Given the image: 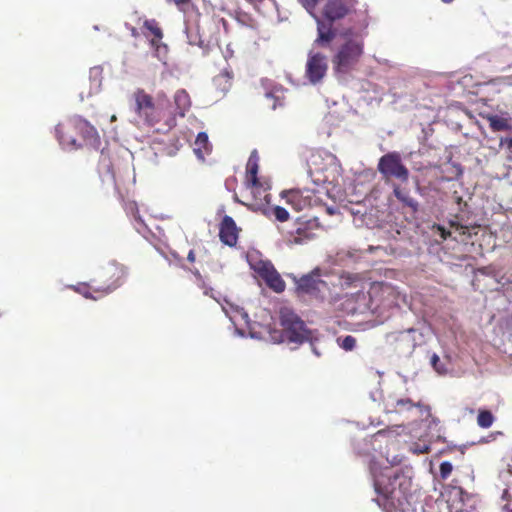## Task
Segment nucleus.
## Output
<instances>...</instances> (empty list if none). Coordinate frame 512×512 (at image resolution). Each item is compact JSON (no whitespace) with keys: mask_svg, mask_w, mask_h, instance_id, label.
Masks as SVG:
<instances>
[{"mask_svg":"<svg viewBox=\"0 0 512 512\" xmlns=\"http://www.w3.org/2000/svg\"><path fill=\"white\" fill-rule=\"evenodd\" d=\"M74 124V118H72L67 122L59 123L55 127L56 137L60 145H62L64 148L77 149L80 147V144L77 143V140L74 136L76 133Z\"/></svg>","mask_w":512,"mask_h":512,"instance_id":"nucleus-14","label":"nucleus"},{"mask_svg":"<svg viewBox=\"0 0 512 512\" xmlns=\"http://www.w3.org/2000/svg\"><path fill=\"white\" fill-rule=\"evenodd\" d=\"M340 346L346 351H351L356 346V339L351 335H347L341 340Z\"/></svg>","mask_w":512,"mask_h":512,"instance_id":"nucleus-30","label":"nucleus"},{"mask_svg":"<svg viewBox=\"0 0 512 512\" xmlns=\"http://www.w3.org/2000/svg\"><path fill=\"white\" fill-rule=\"evenodd\" d=\"M495 420L494 415L491 411L486 409H480L477 416V424L481 428H489L492 426Z\"/></svg>","mask_w":512,"mask_h":512,"instance_id":"nucleus-23","label":"nucleus"},{"mask_svg":"<svg viewBox=\"0 0 512 512\" xmlns=\"http://www.w3.org/2000/svg\"><path fill=\"white\" fill-rule=\"evenodd\" d=\"M232 80L233 73L225 69L213 78V85L218 91L225 94L231 89Z\"/></svg>","mask_w":512,"mask_h":512,"instance_id":"nucleus-21","label":"nucleus"},{"mask_svg":"<svg viewBox=\"0 0 512 512\" xmlns=\"http://www.w3.org/2000/svg\"><path fill=\"white\" fill-rule=\"evenodd\" d=\"M393 193L395 197L404 205L409 208L413 212L418 210L419 204L418 202L410 195V192L406 188H401L399 185H393Z\"/></svg>","mask_w":512,"mask_h":512,"instance_id":"nucleus-19","label":"nucleus"},{"mask_svg":"<svg viewBox=\"0 0 512 512\" xmlns=\"http://www.w3.org/2000/svg\"><path fill=\"white\" fill-rule=\"evenodd\" d=\"M75 132L80 134L87 145L97 147L100 137L96 128L80 116L74 117Z\"/></svg>","mask_w":512,"mask_h":512,"instance_id":"nucleus-15","label":"nucleus"},{"mask_svg":"<svg viewBox=\"0 0 512 512\" xmlns=\"http://www.w3.org/2000/svg\"><path fill=\"white\" fill-rule=\"evenodd\" d=\"M503 479L506 481V488L503 490L502 499L512 497V470L508 469L502 473Z\"/></svg>","mask_w":512,"mask_h":512,"instance_id":"nucleus-26","label":"nucleus"},{"mask_svg":"<svg viewBox=\"0 0 512 512\" xmlns=\"http://www.w3.org/2000/svg\"><path fill=\"white\" fill-rule=\"evenodd\" d=\"M453 0H442V2L446 3V4H449L451 3Z\"/></svg>","mask_w":512,"mask_h":512,"instance_id":"nucleus-42","label":"nucleus"},{"mask_svg":"<svg viewBox=\"0 0 512 512\" xmlns=\"http://www.w3.org/2000/svg\"><path fill=\"white\" fill-rule=\"evenodd\" d=\"M239 230L231 216H224L219 227V238L225 245L233 247L237 244Z\"/></svg>","mask_w":512,"mask_h":512,"instance_id":"nucleus-16","label":"nucleus"},{"mask_svg":"<svg viewBox=\"0 0 512 512\" xmlns=\"http://www.w3.org/2000/svg\"><path fill=\"white\" fill-rule=\"evenodd\" d=\"M416 406L420 407L421 405H420V403H414L409 398L398 399V400H396V403L394 405V411L401 413L404 411L411 410L413 407H416Z\"/></svg>","mask_w":512,"mask_h":512,"instance_id":"nucleus-25","label":"nucleus"},{"mask_svg":"<svg viewBox=\"0 0 512 512\" xmlns=\"http://www.w3.org/2000/svg\"><path fill=\"white\" fill-rule=\"evenodd\" d=\"M437 229L439 230L440 236L443 240H446L447 238H449L451 236V232L446 230L444 227L438 225Z\"/></svg>","mask_w":512,"mask_h":512,"instance_id":"nucleus-34","label":"nucleus"},{"mask_svg":"<svg viewBox=\"0 0 512 512\" xmlns=\"http://www.w3.org/2000/svg\"><path fill=\"white\" fill-rule=\"evenodd\" d=\"M134 112L148 127H154L162 119V110L156 105L152 95L142 88H137L133 94Z\"/></svg>","mask_w":512,"mask_h":512,"instance_id":"nucleus-8","label":"nucleus"},{"mask_svg":"<svg viewBox=\"0 0 512 512\" xmlns=\"http://www.w3.org/2000/svg\"><path fill=\"white\" fill-rule=\"evenodd\" d=\"M272 108H273V109H275V108H276V103H273Z\"/></svg>","mask_w":512,"mask_h":512,"instance_id":"nucleus-45","label":"nucleus"},{"mask_svg":"<svg viewBox=\"0 0 512 512\" xmlns=\"http://www.w3.org/2000/svg\"><path fill=\"white\" fill-rule=\"evenodd\" d=\"M212 150V145L209 142L208 135L205 132H200L194 142V152L201 160L205 159Z\"/></svg>","mask_w":512,"mask_h":512,"instance_id":"nucleus-20","label":"nucleus"},{"mask_svg":"<svg viewBox=\"0 0 512 512\" xmlns=\"http://www.w3.org/2000/svg\"><path fill=\"white\" fill-rule=\"evenodd\" d=\"M484 118L489 123V127L493 132L512 130V120L510 117L488 114Z\"/></svg>","mask_w":512,"mask_h":512,"instance_id":"nucleus-17","label":"nucleus"},{"mask_svg":"<svg viewBox=\"0 0 512 512\" xmlns=\"http://www.w3.org/2000/svg\"><path fill=\"white\" fill-rule=\"evenodd\" d=\"M273 214L275 218L280 222H285L289 219L288 211L281 206H275L273 208Z\"/></svg>","mask_w":512,"mask_h":512,"instance_id":"nucleus-28","label":"nucleus"},{"mask_svg":"<svg viewBox=\"0 0 512 512\" xmlns=\"http://www.w3.org/2000/svg\"><path fill=\"white\" fill-rule=\"evenodd\" d=\"M162 96L165 97V94L164 93H159L158 94V99H160Z\"/></svg>","mask_w":512,"mask_h":512,"instance_id":"nucleus-44","label":"nucleus"},{"mask_svg":"<svg viewBox=\"0 0 512 512\" xmlns=\"http://www.w3.org/2000/svg\"><path fill=\"white\" fill-rule=\"evenodd\" d=\"M299 196L298 192L291 191L288 194V202H291L294 198H297Z\"/></svg>","mask_w":512,"mask_h":512,"instance_id":"nucleus-40","label":"nucleus"},{"mask_svg":"<svg viewBox=\"0 0 512 512\" xmlns=\"http://www.w3.org/2000/svg\"><path fill=\"white\" fill-rule=\"evenodd\" d=\"M506 144L507 148L512 151V137L501 139L500 145Z\"/></svg>","mask_w":512,"mask_h":512,"instance_id":"nucleus-37","label":"nucleus"},{"mask_svg":"<svg viewBox=\"0 0 512 512\" xmlns=\"http://www.w3.org/2000/svg\"><path fill=\"white\" fill-rule=\"evenodd\" d=\"M137 34H138V33H137V30H136L135 28H132V35H133V36H137Z\"/></svg>","mask_w":512,"mask_h":512,"instance_id":"nucleus-41","label":"nucleus"},{"mask_svg":"<svg viewBox=\"0 0 512 512\" xmlns=\"http://www.w3.org/2000/svg\"><path fill=\"white\" fill-rule=\"evenodd\" d=\"M96 286H97V284L92 285V284L83 282V283H79L77 285L69 286V288L72 289L73 291H75L76 293L82 295L86 299L98 300L101 298L100 295L93 294V293H95L94 288Z\"/></svg>","mask_w":512,"mask_h":512,"instance_id":"nucleus-22","label":"nucleus"},{"mask_svg":"<svg viewBox=\"0 0 512 512\" xmlns=\"http://www.w3.org/2000/svg\"><path fill=\"white\" fill-rule=\"evenodd\" d=\"M397 293L390 284H374L368 295L363 291H358L350 296V300L362 302L363 307L374 314H383L397 305Z\"/></svg>","mask_w":512,"mask_h":512,"instance_id":"nucleus-4","label":"nucleus"},{"mask_svg":"<svg viewBox=\"0 0 512 512\" xmlns=\"http://www.w3.org/2000/svg\"><path fill=\"white\" fill-rule=\"evenodd\" d=\"M255 272L264 280L266 285L276 293H282L286 284L281 275L269 261H260L254 267Z\"/></svg>","mask_w":512,"mask_h":512,"instance_id":"nucleus-12","label":"nucleus"},{"mask_svg":"<svg viewBox=\"0 0 512 512\" xmlns=\"http://www.w3.org/2000/svg\"><path fill=\"white\" fill-rule=\"evenodd\" d=\"M328 71L327 56L321 52L311 50L308 54L305 75L310 83L317 84L322 81Z\"/></svg>","mask_w":512,"mask_h":512,"instance_id":"nucleus-11","label":"nucleus"},{"mask_svg":"<svg viewBox=\"0 0 512 512\" xmlns=\"http://www.w3.org/2000/svg\"><path fill=\"white\" fill-rule=\"evenodd\" d=\"M143 28L147 30V32H143L146 37L149 35H153V38L150 39V43L153 47H158L159 42L163 38V32L160 28L158 22L155 19L145 20L143 24Z\"/></svg>","mask_w":512,"mask_h":512,"instance_id":"nucleus-18","label":"nucleus"},{"mask_svg":"<svg viewBox=\"0 0 512 512\" xmlns=\"http://www.w3.org/2000/svg\"><path fill=\"white\" fill-rule=\"evenodd\" d=\"M193 274L195 275V277L199 281L201 288L204 289V294L212 296V294H211L212 288H205L204 281H203V278H202L200 272L198 270H195V271H193Z\"/></svg>","mask_w":512,"mask_h":512,"instance_id":"nucleus-33","label":"nucleus"},{"mask_svg":"<svg viewBox=\"0 0 512 512\" xmlns=\"http://www.w3.org/2000/svg\"><path fill=\"white\" fill-rule=\"evenodd\" d=\"M430 363L433 368L440 374L444 373L446 370L440 365V358L437 354H433L430 359Z\"/></svg>","mask_w":512,"mask_h":512,"instance_id":"nucleus-31","label":"nucleus"},{"mask_svg":"<svg viewBox=\"0 0 512 512\" xmlns=\"http://www.w3.org/2000/svg\"><path fill=\"white\" fill-rule=\"evenodd\" d=\"M452 489L456 495H458L460 497H462L464 495V491L461 487H457L456 485H453Z\"/></svg>","mask_w":512,"mask_h":512,"instance_id":"nucleus-38","label":"nucleus"},{"mask_svg":"<svg viewBox=\"0 0 512 512\" xmlns=\"http://www.w3.org/2000/svg\"><path fill=\"white\" fill-rule=\"evenodd\" d=\"M415 332H416V330L413 328H409L405 331H401V332L397 333V335L395 336V340L398 342H407L408 348L413 349L416 346V341L413 337H411V335L414 334Z\"/></svg>","mask_w":512,"mask_h":512,"instance_id":"nucleus-24","label":"nucleus"},{"mask_svg":"<svg viewBox=\"0 0 512 512\" xmlns=\"http://www.w3.org/2000/svg\"><path fill=\"white\" fill-rule=\"evenodd\" d=\"M377 169L385 180L395 178L407 182L409 179V170L402 163L401 155L395 151L383 155L378 161Z\"/></svg>","mask_w":512,"mask_h":512,"instance_id":"nucleus-9","label":"nucleus"},{"mask_svg":"<svg viewBox=\"0 0 512 512\" xmlns=\"http://www.w3.org/2000/svg\"><path fill=\"white\" fill-rule=\"evenodd\" d=\"M361 32L345 29L341 33L344 42L339 45L332 57L333 70L336 75L348 74L358 65L364 53V35Z\"/></svg>","mask_w":512,"mask_h":512,"instance_id":"nucleus-3","label":"nucleus"},{"mask_svg":"<svg viewBox=\"0 0 512 512\" xmlns=\"http://www.w3.org/2000/svg\"><path fill=\"white\" fill-rule=\"evenodd\" d=\"M258 156L256 151H253L248 159L246 167V188L250 193H256L262 191L263 197L257 198L254 203L256 209H262L266 203L270 202L271 195L267 189L260 183L258 179Z\"/></svg>","mask_w":512,"mask_h":512,"instance_id":"nucleus-10","label":"nucleus"},{"mask_svg":"<svg viewBox=\"0 0 512 512\" xmlns=\"http://www.w3.org/2000/svg\"><path fill=\"white\" fill-rule=\"evenodd\" d=\"M280 324L289 342L302 344L312 339V333L300 316L289 307H282L279 311Z\"/></svg>","mask_w":512,"mask_h":512,"instance_id":"nucleus-7","label":"nucleus"},{"mask_svg":"<svg viewBox=\"0 0 512 512\" xmlns=\"http://www.w3.org/2000/svg\"><path fill=\"white\" fill-rule=\"evenodd\" d=\"M187 260L191 263L195 262L196 260V255H195V252L193 250H190L188 255H187Z\"/></svg>","mask_w":512,"mask_h":512,"instance_id":"nucleus-39","label":"nucleus"},{"mask_svg":"<svg viewBox=\"0 0 512 512\" xmlns=\"http://www.w3.org/2000/svg\"><path fill=\"white\" fill-rule=\"evenodd\" d=\"M166 1L169 3L175 4L176 7L178 8V10L183 13H187L190 10V8H192L194 6L192 0H166Z\"/></svg>","mask_w":512,"mask_h":512,"instance_id":"nucleus-27","label":"nucleus"},{"mask_svg":"<svg viewBox=\"0 0 512 512\" xmlns=\"http://www.w3.org/2000/svg\"><path fill=\"white\" fill-rule=\"evenodd\" d=\"M320 270L294 278V294L298 300L307 303H323L330 295L331 290L326 281L321 279Z\"/></svg>","mask_w":512,"mask_h":512,"instance_id":"nucleus-5","label":"nucleus"},{"mask_svg":"<svg viewBox=\"0 0 512 512\" xmlns=\"http://www.w3.org/2000/svg\"><path fill=\"white\" fill-rule=\"evenodd\" d=\"M357 310H361L362 311V307H357V308H353V312L357 311Z\"/></svg>","mask_w":512,"mask_h":512,"instance_id":"nucleus-43","label":"nucleus"},{"mask_svg":"<svg viewBox=\"0 0 512 512\" xmlns=\"http://www.w3.org/2000/svg\"><path fill=\"white\" fill-rule=\"evenodd\" d=\"M174 106L173 116L166 120L167 129H171L176 125V116L184 117L191 108V98L185 89H179L175 92Z\"/></svg>","mask_w":512,"mask_h":512,"instance_id":"nucleus-13","label":"nucleus"},{"mask_svg":"<svg viewBox=\"0 0 512 512\" xmlns=\"http://www.w3.org/2000/svg\"><path fill=\"white\" fill-rule=\"evenodd\" d=\"M412 480L402 471H390L375 481L377 504L384 512H416L408 501Z\"/></svg>","mask_w":512,"mask_h":512,"instance_id":"nucleus-2","label":"nucleus"},{"mask_svg":"<svg viewBox=\"0 0 512 512\" xmlns=\"http://www.w3.org/2000/svg\"><path fill=\"white\" fill-rule=\"evenodd\" d=\"M321 0H299L317 23V37L313 46L329 48L338 34L334 24L347 21V29L364 31L369 25L368 9L360 0H327L321 9V16L315 14Z\"/></svg>","mask_w":512,"mask_h":512,"instance_id":"nucleus-1","label":"nucleus"},{"mask_svg":"<svg viewBox=\"0 0 512 512\" xmlns=\"http://www.w3.org/2000/svg\"><path fill=\"white\" fill-rule=\"evenodd\" d=\"M250 194L252 195L251 202L247 203L246 205H247V206H250V207H251V208H253L254 210H257V209L254 207V203H255V201L257 200V198H262V197H263V193H262V191H260V192H256V193H250ZM268 204H269V202H268V203H266V204H265V206H264L262 209H260V210H261V211L266 212V207H267V205H268Z\"/></svg>","mask_w":512,"mask_h":512,"instance_id":"nucleus-32","label":"nucleus"},{"mask_svg":"<svg viewBox=\"0 0 512 512\" xmlns=\"http://www.w3.org/2000/svg\"><path fill=\"white\" fill-rule=\"evenodd\" d=\"M451 226L455 227V229L460 231L461 234H465L466 231H467V227L462 226V225L457 224V223H454V222H451Z\"/></svg>","mask_w":512,"mask_h":512,"instance_id":"nucleus-36","label":"nucleus"},{"mask_svg":"<svg viewBox=\"0 0 512 512\" xmlns=\"http://www.w3.org/2000/svg\"><path fill=\"white\" fill-rule=\"evenodd\" d=\"M506 503L504 504L503 508L506 512H512V497H508L504 499Z\"/></svg>","mask_w":512,"mask_h":512,"instance_id":"nucleus-35","label":"nucleus"},{"mask_svg":"<svg viewBox=\"0 0 512 512\" xmlns=\"http://www.w3.org/2000/svg\"><path fill=\"white\" fill-rule=\"evenodd\" d=\"M439 470L441 479L446 480L453 471V465L448 461H444L440 464Z\"/></svg>","mask_w":512,"mask_h":512,"instance_id":"nucleus-29","label":"nucleus"},{"mask_svg":"<svg viewBox=\"0 0 512 512\" xmlns=\"http://www.w3.org/2000/svg\"><path fill=\"white\" fill-rule=\"evenodd\" d=\"M127 276L128 268L125 265L115 261L108 263L101 267L97 277L91 281L97 283L94 288L95 294L104 297L112 293L125 283Z\"/></svg>","mask_w":512,"mask_h":512,"instance_id":"nucleus-6","label":"nucleus"}]
</instances>
